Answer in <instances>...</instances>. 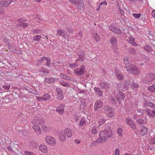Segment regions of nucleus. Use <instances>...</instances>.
<instances>
[{"instance_id":"nucleus-59","label":"nucleus","mask_w":155,"mask_h":155,"mask_svg":"<svg viewBox=\"0 0 155 155\" xmlns=\"http://www.w3.org/2000/svg\"><path fill=\"white\" fill-rule=\"evenodd\" d=\"M20 25L26 28L28 26V24L27 23H21Z\"/></svg>"},{"instance_id":"nucleus-7","label":"nucleus","mask_w":155,"mask_h":155,"mask_svg":"<svg viewBox=\"0 0 155 155\" xmlns=\"http://www.w3.org/2000/svg\"><path fill=\"white\" fill-rule=\"evenodd\" d=\"M85 69L84 65H82L80 68L75 69L74 71L75 74L77 75L83 74Z\"/></svg>"},{"instance_id":"nucleus-40","label":"nucleus","mask_w":155,"mask_h":155,"mask_svg":"<svg viewBox=\"0 0 155 155\" xmlns=\"http://www.w3.org/2000/svg\"><path fill=\"white\" fill-rule=\"evenodd\" d=\"M81 102L82 104L80 106V107L81 108L83 109V110H84V107L86 106L84 101L83 100H81Z\"/></svg>"},{"instance_id":"nucleus-18","label":"nucleus","mask_w":155,"mask_h":155,"mask_svg":"<svg viewBox=\"0 0 155 155\" xmlns=\"http://www.w3.org/2000/svg\"><path fill=\"white\" fill-rule=\"evenodd\" d=\"M94 90L96 92V94L99 97L103 95L102 92L100 88L97 87H94Z\"/></svg>"},{"instance_id":"nucleus-20","label":"nucleus","mask_w":155,"mask_h":155,"mask_svg":"<svg viewBox=\"0 0 155 155\" xmlns=\"http://www.w3.org/2000/svg\"><path fill=\"white\" fill-rule=\"evenodd\" d=\"M33 128L34 129L37 134L38 135L41 134V130L39 127L37 125H35L33 127Z\"/></svg>"},{"instance_id":"nucleus-32","label":"nucleus","mask_w":155,"mask_h":155,"mask_svg":"<svg viewBox=\"0 0 155 155\" xmlns=\"http://www.w3.org/2000/svg\"><path fill=\"white\" fill-rule=\"evenodd\" d=\"M132 74H134L137 75L140 73L139 69L135 65Z\"/></svg>"},{"instance_id":"nucleus-31","label":"nucleus","mask_w":155,"mask_h":155,"mask_svg":"<svg viewBox=\"0 0 155 155\" xmlns=\"http://www.w3.org/2000/svg\"><path fill=\"white\" fill-rule=\"evenodd\" d=\"M147 89L149 91L152 92H155V83L152 86L148 87Z\"/></svg>"},{"instance_id":"nucleus-51","label":"nucleus","mask_w":155,"mask_h":155,"mask_svg":"<svg viewBox=\"0 0 155 155\" xmlns=\"http://www.w3.org/2000/svg\"><path fill=\"white\" fill-rule=\"evenodd\" d=\"M56 91L58 94H60L63 93H62V90L61 88H57L56 89Z\"/></svg>"},{"instance_id":"nucleus-6","label":"nucleus","mask_w":155,"mask_h":155,"mask_svg":"<svg viewBox=\"0 0 155 155\" xmlns=\"http://www.w3.org/2000/svg\"><path fill=\"white\" fill-rule=\"evenodd\" d=\"M116 97L119 104H120L122 100L125 98V94L122 92H120L116 94Z\"/></svg>"},{"instance_id":"nucleus-22","label":"nucleus","mask_w":155,"mask_h":155,"mask_svg":"<svg viewBox=\"0 0 155 155\" xmlns=\"http://www.w3.org/2000/svg\"><path fill=\"white\" fill-rule=\"evenodd\" d=\"M39 71L44 74H48L49 73V70L44 67H41L38 69Z\"/></svg>"},{"instance_id":"nucleus-50","label":"nucleus","mask_w":155,"mask_h":155,"mask_svg":"<svg viewBox=\"0 0 155 155\" xmlns=\"http://www.w3.org/2000/svg\"><path fill=\"white\" fill-rule=\"evenodd\" d=\"M133 16L136 18H138L140 17L141 14L140 13H134L133 14Z\"/></svg>"},{"instance_id":"nucleus-52","label":"nucleus","mask_w":155,"mask_h":155,"mask_svg":"<svg viewBox=\"0 0 155 155\" xmlns=\"http://www.w3.org/2000/svg\"><path fill=\"white\" fill-rule=\"evenodd\" d=\"M137 112L138 113L139 115H143L144 113L143 110V109H138L137 110Z\"/></svg>"},{"instance_id":"nucleus-21","label":"nucleus","mask_w":155,"mask_h":155,"mask_svg":"<svg viewBox=\"0 0 155 155\" xmlns=\"http://www.w3.org/2000/svg\"><path fill=\"white\" fill-rule=\"evenodd\" d=\"M101 88L102 89H107L109 87V84L105 82H103L100 83Z\"/></svg>"},{"instance_id":"nucleus-60","label":"nucleus","mask_w":155,"mask_h":155,"mask_svg":"<svg viewBox=\"0 0 155 155\" xmlns=\"http://www.w3.org/2000/svg\"><path fill=\"white\" fill-rule=\"evenodd\" d=\"M150 43L152 44L154 48H155V41L153 40H151L150 41Z\"/></svg>"},{"instance_id":"nucleus-27","label":"nucleus","mask_w":155,"mask_h":155,"mask_svg":"<svg viewBox=\"0 0 155 155\" xmlns=\"http://www.w3.org/2000/svg\"><path fill=\"white\" fill-rule=\"evenodd\" d=\"M144 49L147 52H150L153 51L152 47L149 45H146L144 47Z\"/></svg>"},{"instance_id":"nucleus-14","label":"nucleus","mask_w":155,"mask_h":155,"mask_svg":"<svg viewBox=\"0 0 155 155\" xmlns=\"http://www.w3.org/2000/svg\"><path fill=\"white\" fill-rule=\"evenodd\" d=\"M55 81V78H52L46 77L44 80V82L45 83L49 84L53 83Z\"/></svg>"},{"instance_id":"nucleus-39","label":"nucleus","mask_w":155,"mask_h":155,"mask_svg":"<svg viewBox=\"0 0 155 155\" xmlns=\"http://www.w3.org/2000/svg\"><path fill=\"white\" fill-rule=\"evenodd\" d=\"M128 52L132 54H134L136 53V51L134 48H131L129 49Z\"/></svg>"},{"instance_id":"nucleus-5","label":"nucleus","mask_w":155,"mask_h":155,"mask_svg":"<svg viewBox=\"0 0 155 155\" xmlns=\"http://www.w3.org/2000/svg\"><path fill=\"white\" fill-rule=\"evenodd\" d=\"M36 98L37 100L39 101H48L51 98V96L48 94H45L43 95L42 97H37Z\"/></svg>"},{"instance_id":"nucleus-48","label":"nucleus","mask_w":155,"mask_h":155,"mask_svg":"<svg viewBox=\"0 0 155 155\" xmlns=\"http://www.w3.org/2000/svg\"><path fill=\"white\" fill-rule=\"evenodd\" d=\"M46 60L47 61V63H46L45 65L48 67H49L51 63V61L50 59L47 58Z\"/></svg>"},{"instance_id":"nucleus-30","label":"nucleus","mask_w":155,"mask_h":155,"mask_svg":"<svg viewBox=\"0 0 155 155\" xmlns=\"http://www.w3.org/2000/svg\"><path fill=\"white\" fill-rule=\"evenodd\" d=\"M137 122L138 125H144L146 124V122L141 118L138 119Z\"/></svg>"},{"instance_id":"nucleus-47","label":"nucleus","mask_w":155,"mask_h":155,"mask_svg":"<svg viewBox=\"0 0 155 155\" xmlns=\"http://www.w3.org/2000/svg\"><path fill=\"white\" fill-rule=\"evenodd\" d=\"M95 38L97 41H100L101 38L98 34L96 33L95 36Z\"/></svg>"},{"instance_id":"nucleus-17","label":"nucleus","mask_w":155,"mask_h":155,"mask_svg":"<svg viewBox=\"0 0 155 155\" xmlns=\"http://www.w3.org/2000/svg\"><path fill=\"white\" fill-rule=\"evenodd\" d=\"M66 134L64 132H61L59 135V139L61 142L64 141L66 139Z\"/></svg>"},{"instance_id":"nucleus-15","label":"nucleus","mask_w":155,"mask_h":155,"mask_svg":"<svg viewBox=\"0 0 155 155\" xmlns=\"http://www.w3.org/2000/svg\"><path fill=\"white\" fill-rule=\"evenodd\" d=\"M64 106L62 104H61L56 108V111L58 112L60 114H62L64 112Z\"/></svg>"},{"instance_id":"nucleus-28","label":"nucleus","mask_w":155,"mask_h":155,"mask_svg":"<svg viewBox=\"0 0 155 155\" xmlns=\"http://www.w3.org/2000/svg\"><path fill=\"white\" fill-rule=\"evenodd\" d=\"M64 132L65 133V134H66L68 138H69L71 136V130L70 129H66L65 130Z\"/></svg>"},{"instance_id":"nucleus-9","label":"nucleus","mask_w":155,"mask_h":155,"mask_svg":"<svg viewBox=\"0 0 155 155\" xmlns=\"http://www.w3.org/2000/svg\"><path fill=\"white\" fill-rule=\"evenodd\" d=\"M133 79L130 78H128L126 80L124 84V87L126 89H127L129 86L130 84L132 81H133Z\"/></svg>"},{"instance_id":"nucleus-16","label":"nucleus","mask_w":155,"mask_h":155,"mask_svg":"<svg viewBox=\"0 0 155 155\" xmlns=\"http://www.w3.org/2000/svg\"><path fill=\"white\" fill-rule=\"evenodd\" d=\"M45 120L42 118H39L35 121V124L37 125H42L45 123Z\"/></svg>"},{"instance_id":"nucleus-64","label":"nucleus","mask_w":155,"mask_h":155,"mask_svg":"<svg viewBox=\"0 0 155 155\" xmlns=\"http://www.w3.org/2000/svg\"><path fill=\"white\" fill-rule=\"evenodd\" d=\"M47 58V57L44 56V57H41L40 58V59L41 60V62H42L44 60H46Z\"/></svg>"},{"instance_id":"nucleus-35","label":"nucleus","mask_w":155,"mask_h":155,"mask_svg":"<svg viewBox=\"0 0 155 155\" xmlns=\"http://www.w3.org/2000/svg\"><path fill=\"white\" fill-rule=\"evenodd\" d=\"M61 84L63 86L66 87H69L70 86V84L64 81L61 82Z\"/></svg>"},{"instance_id":"nucleus-3","label":"nucleus","mask_w":155,"mask_h":155,"mask_svg":"<svg viewBox=\"0 0 155 155\" xmlns=\"http://www.w3.org/2000/svg\"><path fill=\"white\" fill-rule=\"evenodd\" d=\"M155 76L152 73H149L146 75L144 79V81L146 83H150L152 81L155 79Z\"/></svg>"},{"instance_id":"nucleus-38","label":"nucleus","mask_w":155,"mask_h":155,"mask_svg":"<svg viewBox=\"0 0 155 155\" xmlns=\"http://www.w3.org/2000/svg\"><path fill=\"white\" fill-rule=\"evenodd\" d=\"M106 121L105 119H101L99 121V126H101L102 125L104 124Z\"/></svg>"},{"instance_id":"nucleus-42","label":"nucleus","mask_w":155,"mask_h":155,"mask_svg":"<svg viewBox=\"0 0 155 155\" xmlns=\"http://www.w3.org/2000/svg\"><path fill=\"white\" fill-rule=\"evenodd\" d=\"M57 98L58 100H61L64 98V95L63 94H61L57 95Z\"/></svg>"},{"instance_id":"nucleus-43","label":"nucleus","mask_w":155,"mask_h":155,"mask_svg":"<svg viewBox=\"0 0 155 155\" xmlns=\"http://www.w3.org/2000/svg\"><path fill=\"white\" fill-rule=\"evenodd\" d=\"M25 155H36L35 153L28 151H25L24 152Z\"/></svg>"},{"instance_id":"nucleus-56","label":"nucleus","mask_w":155,"mask_h":155,"mask_svg":"<svg viewBox=\"0 0 155 155\" xmlns=\"http://www.w3.org/2000/svg\"><path fill=\"white\" fill-rule=\"evenodd\" d=\"M74 31V29L72 28H69L67 29V31L68 32L70 33H72Z\"/></svg>"},{"instance_id":"nucleus-54","label":"nucleus","mask_w":155,"mask_h":155,"mask_svg":"<svg viewBox=\"0 0 155 155\" xmlns=\"http://www.w3.org/2000/svg\"><path fill=\"white\" fill-rule=\"evenodd\" d=\"M97 132V130L95 127H93L92 128L91 130V132L93 134H96Z\"/></svg>"},{"instance_id":"nucleus-36","label":"nucleus","mask_w":155,"mask_h":155,"mask_svg":"<svg viewBox=\"0 0 155 155\" xmlns=\"http://www.w3.org/2000/svg\"><path fill=\"white\" fill-rule=\"evenodd\" d=\"M130 86L131 88L133 89L137 88L139 87V85L138 84L134 82L132 83V84H131Z\"/></svg>"},{"instance_id":"nucleus-25","label":"nucleus","mask_w":155,"mask_h":155,"mask_svg":"<svg viewBox=\"0 0 155 155\" xmlns=\"http://www.w3.org/2000/svg\"><path fill=\"white\" fill-rule=\"evenodd\" d=\"M134 65H131L126 67L128 73L130 74H132V72L133 71L134 68Z\"/></svg>"},{"instance_id":"nucleus-1","label":"nucleus","mask_w":155,"mask_h":155,"mask_svg":"<svg viewBox=\"0 0 155 155\" xmlns=\"http://www.w3.org/2000/svg\"><path fill=\"white\" fill-rule=\"evenodd\" d=\"M112 135V133L110 128L108 126L105 129L101 131L99 134L100 137L97 139L98 142H104Z\"/></svg>"},{"instance_id":"nucleus-44","label":"nucleus","mask_w":155,"mask_h":155,"mask_svg":"<svg viewBox=\"0 0 155 155\" xmlns=\"http://www.w3.org/2000/svg\"><path fill=\"white\" fill-rule=\"evenodd\" d=\"M85 122V120L84 118H82L79 122V125L80 126H83Z\"/></svg>"},{"instance_id":"nucleus-53","label":"nucleus","mask_w":155,"mask_h":155,"mask_svg":"<svg viewBox=\"0 0 155 155\" xmlns=\"http://www.w3.org/2000/svg\"><path fill=\"white\" fill-rule=\"evenodd\" d=\"M32 31L33 33L36 34H38L41 32V30L38 29H34Z\"/></svg>"},{"instance_id":"nucleus-4","label":"nucleus","mask_w":155,"mask_h":155,"mask_svg":"<svg viewBox=\"0 0 155 155\" xmlns=\"http://www.w3.org/2000/svg\"><path fill=\"white\" fill-rule=\"evenodd\" d=\"M45 140L46 142L49 144L54 145L56 143V141L55 139L51 136H46L45 137Z\"/></svg>"},{"instance_id":"nucleus-29","label":"nucleus","mask_w":155,"mask_h":155,"mask_svg":"<svg viewBox=\"0 0 155 155\" xmlns=\"http://www.w3.org/2000/svg\"><path fill=\"white\" fill-rule=\"evenodd\" d=\"M129 57L128 56H126L123 58V61L124 64L126 65V67L127 66H128L130 64L129 61L128 60Z\"/></svg>"},{"instance_id":"nucleus-10","label":"nucleus","mask_w":155,"mask_h":155,"mask_svg":"<svg viewBox=\"0 0 155 155\" xmlns=\"http://www.w3.org/2000/svg\"><path fill=\"white\" fill-rule=\"evenodd\" d=\"M105 109L108 111V116L110 117H112L114 116V110L111 107H108L107 106L105 107Z\"/></svg>"},{"instance_id":"nucleus-33","label":"nucleus","mask_w":155,"mask_h":155,"mask_svg":"<svg viewBox=\"0 0 155 155\" xmlns=\"http://www.w3.org/2000/svg\"><path fill=\"white\" fill-rule=\"evenodd\" d=\"M110 43L113 45H116L117 43V39L115 37H112L110 39Z\"/></svg>"},{"instance_id":"nucleus-12","label":"nucleus","mask_w":155,"mask_h":155,"mask_svg":"<svg viewBox=\"0 0 155 155\" xmlns=\"http://www.w3.org/2000/svg\"><path fill=\"white\" fill-rule=\"evenodd\" d=\"M115 72L117 77L119 80H122L123 79V75L120 71L117 69H115Z\"/></svg>"},{"instance_id":"nucleus-62","label":"nucleus","mask_w":155,"mask_h":155,"mask_svg":"<svg viewBox=\"0 0 155 155\" xmlns=\"http://www.w3.org/2000/svg\"><path fill=\"white\" fill-rule=\"evenodd\" d=\"M119 150L118 149H117L115 150V155H119Z\"/></svg>"},{"instance_id":"nucleus-61","label":"nucleus","mask_w":155,"mask_h":155,"mask_svg":"<svg viewBox=\"0 0 155 155\" xmlns=\"http://www.w3.org/2000/svg\"><path fill=\"white\" fill-rule=\"evenodd\" d=\"M42 129L44 131H46L47 130V127L45 125H43L41 127Z\"/></svg>"},{"instance_id":"nucleus-63","label":"nucleus","mask_w":155,"mask_h":155,"mask_svg":"<svg viewBox=\"0 0 155 155\" xmlns=\"http://www.w3.org/2000/svg\"><path fill=\"white\" fill-rule=\"evenodd\" d=\"M110 101H111L112 104H115L116 103V101L115 100L114 98L112 97L110 99Z\"/></svg>"},{"instance_id":"nucleus-8","label":"nucleus","mask_w":155,"mask_h":155,"mask_svg":"<svg viewBox=\"0 0 155 155\" xmlns=\"http://www.w3.org/2000/svg\"><path fill=\"white\" fill-rule=\"evenodd\" d=\"M11 2L9 0H3L1 1H0V7H7L10 4Z\"/></svg>"},{"instance_id":"nucleus-24","label":"nucleus","mask_w":155,"mask_h":155,"mask_svg":"<svg viewBox=\"0 0 155 155\" xmlns=\"http://www.w3.org/2000/svg\"><path fill=\"white\" fill-rule=\"evenodd\" d=\"M148 128L146 127L143 126L141 130V134L142 136L145 135L147 132Z\"/></svg>"},{"instance_id":"nucleus-23","label":"nucleus","mask_w":155,"mask_h":155,"mask_svg":"<svg viewBox=\"0 0 155 155\" xmlns=\"http://www.w3.org/2000/svg\"><path fill=\"white\" fill-rule=\"evenodd\" d=\"M60 76L62 77L63 79L65 80H69L70 81H71L72 79V78L70 77L69 76L64 74L63 73L60 74Z\"/></svg>"},{"instance_id":"nucleus-26","label":"nucleus","mask_w":155,"mask_h":155,"mask_svg":"<svg viewBox=\"0 0 155 155\" xmlns=\"http://www.w3.org/2000/svg\"><path fill=\"white\" fill-rule=\"evenodd\" d=\"M66 33L65 31L60 29H59L57 31V34L59 35L62 36V37H64V35H65Z\"/></svg>"},{"instance_id":"nucleus-55","label":"nucleus","mask_w":155,"mask_h":155,"mask_svg":"<svg viewBox=\"0 0 155 155\" xmlns=\"http://www.w3.org/2000/svg\"><path fill=\"white\" fill-rule=\"evenodd\" d=\"M107 5V2L106 1H103L102 2L100 3L99 5L100 7H102V5Z\"/></svg>"},{"instance_id":"nucleus-11","label":"nucleus","mask_w":155,"mask_h":155,"mask_svg":"<svg viewBox=\"0 0 155 155\" xmlns=\"http://www.w3.org/2000/svg\"><path fill=\"white\" fill-rule=\"evenodd\" d=\"M109 28L110 30L115 33H117L120 34L121 33L120 30L114 26H110Z\"/></svg>"},{"instance_id":"nucleus-34","label":"nucleus","mask_w":155,"mask_h":155,"mask_svg":"<svg viewBox=\"0 0 155 155\" xmlns=\"http://www.w3.org/2000/svg\"><path fill=\"white\" fill-rule=\"evenodd\" d=\"M39 149L41 152H45L46 151L47 147L45 145H40L39 146Z\"/></svg>"},{"instance_id":"nucleus-49","label":"nucleus","mask_w":155,"mask_h":155,"mask_svg":"<svg viewBox=\"0 0 155 155\" xmlns=\"http://www.w3.org/2000/svg\"><path fill=\"white\" fill-rule=\"evenodd\" d=\"M69 67L71 68H76L78 66V65L76 64L73 63L70 64L69 65Z\"/></svg>"},{"instance_id":"nucleus-45","label":"nucleus","mask_w":155,"mask_h":155,"mask_svg":"<svg viewBox=\"0 0 155 155\" xmlns=\"http://www.w3.org/2000/svg\"><path fill=\"white\" fill-rule=\"evenodd\" d=\"M148 106L153 109H155V104L152 102H149L148 103Z\"/></svg>"},{"instance_id":"nucleus-58","label":"nucleus","mask_w":155,"mask_h":155,"mask_svg":"<svg viewBox=\"0 0 155 155\" xmlns=\"http://www.w3.org/2000/svg\"><path fill=\"white\" fill-rule=\"evenodd\" d=\"M10 86L9 85H4L2 86V87L4 88V89L6 90H8L10 88Z\"/></svg>"},{"instance_id":"nucleus-41","label":"nucleus","mask_w":155,"mask_h":155,"mask_svg":"<svg viewBox=\"0 0 155 155\" xmlns=\"http://www.w3.org/2000/svg\"><path fill=\"white\" fill-rule=\"evenodd\" d=\"M41 38V36L40 35H37L33 37V39L35 41H39Z\"/></svg>"},{"instance_id":"nucleus-2","label":"nucleus","mask_w":155,"mask_h":155,"mask_svg":"<svg viewBox=\"0 0 155 155\" xmlns=\"http://www.w3.org/2000/svg\"><path fill=\"white\" fill-rule=\"evenodd\" d=\"M69 1L76 5L78 9L81 10L84 9V5L83 3V0H69Z\"/></svg>"},{"instance_id":"nucleus-37","label":"nucleus","mask_w":155,"mask_h":155,"mask_svg":"<svg viewBox=\"0 0 155 155\" xmlns=\"http://www.w3.org/2000/svg\"><path fill=\"white\" fill-rule=\"evenodd\" d=\"M126 121L127 122L128 124L130 125L134 123L133 121L130 118H127L126 119Z\"/></svg>"},{"instance_id":"nucleus-13","label":"nucleus","mask_w":155,"mask_h":155,"mask_svg":"<svg viewBox=\"0 0 155 155\" xmlns=\"http://www.w3.org/2000/svg\"><path fill=\"white\" fill-rule=\"evenodd\" d=\"M102 105V102L101 101H97L95 103L94 106L95 110H97L98 108H101Z\"/></svg>"},{"instance_id":"nucleus-57","label":"nucleus","mask_w":155,"mask_h":155,"mask_svg":"<svg viewBox=\"0 0 155 155\" xmlns=\"http://www.w3.org/2000/svg\"><path fill=\"white\" fill-rule=\"evenodd\" d=\"M117 132L119 136L121 135L122 134V130L121 128H118L117 129Z\"/></svg>"},{"instance_id":"nucleus-46","label":"nucleus","mask_w":155,"mask_h":155,"mask_svg":"<svg viewBox=\"0 0 155 155\" xmlns=\"http://www.w3.org/2000/svg\"><path fill=\"white\" fill-rule=\"evenodd\" d=\"M9 101L10 100L9 99L8 97H5L2 99L3 102L6 103H8Z\"/></svg>"},{"instance_id":"nucleus-19","label":"nucleus","mask_w":155,"mask_h":155,"mask_svg":"<svg viewBox=\"0 0 155 155\" xmlns=\"http://www.w3.org/2000/svg\"><path fill=\"white\" fill-rule=\"evenodd\" d=\"M77 54L79 56L80 58L83 59L82 61H83L84 58H83L84 57V56L85 55L84 52L81 50H80L77 52Z\"/></svg>"}]
</instances>
